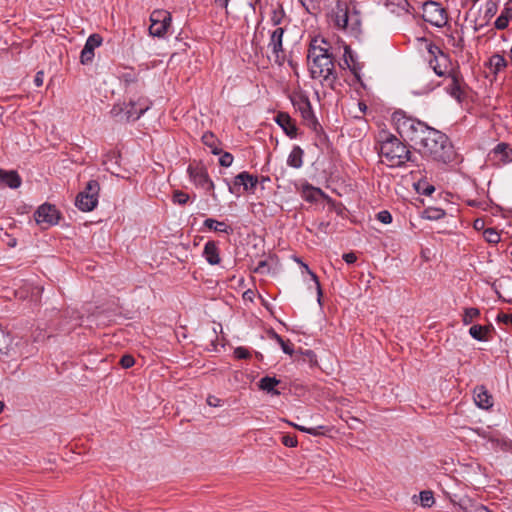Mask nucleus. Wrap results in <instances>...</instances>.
<instances>
[{"instance_id":"bf43d9fd","label":"nucleus","mask_w":512,"mask_h":512,"mask_svg":"<svg viewBox=\"0 0 512 512\" xmlns=\"http://www.w3.org/2000/svg\"><path fill=\"white\" fill-rule=\"evenodd\" d=\"M207 403L210 406L217 407L220 406V399L215 396H209L207 398Z\"/></svg>"},{"instance_id":"e433bc0d","label":"nucleus","mask_w":512,"mask_h":512,"mask_svg":"<svg viewBox=\"0 0 512 512\" xmlns=\"http://www.w3.org/2000/svg\"><path fill=\"white\" fill-rule=\"evenodd\" d=\"M189 199L190 196L181 190H175L173 192L172 201L174 204L185 205L188 203Z\"/></svg>"},{"instance_id":"a18cd8bd","label":"nucleus","mask_w":512,"mask_h":512,"mask_svg":"<svg viewBox=\"0 0 512 512\" xmlns=\"http://www.w3.org/2000/svg\"><path fill=\"white\" fill-rule=\"evenodd\" d=\"M119 363L123 368L128 369V368H131L135 364V359L132 355L125 354L121 357Z\"/></svg>"},{"instance_id":"052dcab7","label":"nucleus","mask_w":512,"mask_h":512,"mask_svg":"<svg viewBox=\"0 0 512 512\" xmlns=\"http://www.w3.org/2000/svg\"><path fill=\"white\" fill-rule=\"evenodd\" d=\"M495 11H496V4L491 2V1H489L487 3V13L492 15V14L495 13Z\"/></svg>"},{"instance_id":"4d7b16f0","label":"nucleus","mask_w":512,"mask_h":512,"mask_svg":"<svg viewBox=\"0 0 512 512\" xmlns=\"http://www.w3.org/2000/svg\"><path fill=\"white\" fill-rule=\"evenodd\" d=\"M488 64H495V65H498V64H506L505 63V60L504 58L501 56V55H498V54H495L493 55L490 60H489V63Z\"/></svg>"},{"instance_id":"cd10ccee","label":"nucleus","mask_w":512,"mask_h":512,"mask_svg":"<svg viewBox=\"0 0 512 512\" xmlns=\"http://www.w3.org/2000/svg\"><path fill=\"white\" fill-rule=\"evenodd\" d=\"M204 227L219 233H225L229 235L232 233V228L223 221H218L213 218H207L203 222Z\"/></svg>"},{"instance_id":"69168bd1","label":"nucleus","mask_w":512,"mask_h":512,"mask_svg":"<svg viewBox=\"0 0 512 512\" xmlns=\"http://www.w3.org/2000/svg\"><path fill=\"white\" fill-rule=\"evenodd\" d=\"M435 191V188L434 186H428L425 190H424V194L425 195H431L433 192Z\"/></svg>"},{"instance_id":"aec40b11","label":"nucleus","mask_w":512,"mask_h":512,"mask_svg":"<svg viewBox=\"0 0 512 512\" xmlns=\"http://www.w3.org/2000/svg\"><path fill=\"white\" fill-rule=\"evenodd\" d=\"M274 120L289 138L295 139L298 136V127L295 120L288 113L278 112Z\"/></svg>"},{"instance_id":"49530a36","label":"nucleus","mask_w":512,"mask_h":512,"mask_svg":"<svg viewBox=\"0 0 512 512\" xmlns=\"http://www.w3.org/2000/svg\"><path fill=\"white\" fill-rule=\"evenodd\" d=\"M270 271L269 264L266 260H261L258 262L257 266L254 268V272L258 274H267Z\"/></svg>"},{"instance_id":"774afa93","label":"nucleus","mask_w":512,"mask_h":512,"mask_svg":"<svg viewBox=\"0 0 512 512\" xmlns=\"http://www.w3.org/2000/svg\"><path fill=\"white\" fill-rule=\"evenodd\" d=\"M483 224H484V223H483V221H482V220L477 219V220H475V222H474V228H475V229H479L480 227H482V226H483Z\"/></svg>"},{"instance_id":"a19ab883","label":"nucleus","mask_w":512,"mask_h":512,"mask_svg":"<svg viewBox=\"0 0 512 512\" xmlns=\"http://www.w3.org/2000/svg\"><path fill=\"white\" fill-rule=\"evenodd\" d=\"M303 267L307 270V272L311 275V278L312 280L315 282L316 284V288H317V294H318V303L321 305V298H322V289H321V286H320V282H319V279H318V276L312 272L309 267L303 263Z\"/></svg>"},{"instance_id":"dca6fc26","label":"nucleus","mask_w":512,"mask_h":512,"mask_svg":"<svg viewBox=\"0 0 512 512\" xmlns=\"http://www.w3.org/2000/svg\"><path fill=\"white\" fill-rule=\"evenodd\" d=\"M225 182L228 186V191L231 194L239 195L241 186H243L244 191L254 193L259 179L257 176H254L247 171H243L234 177L232 184H230L228 180H225Z\"/></svg>"},{"instance_id":"0e129e2a","label":"nucleus","mask_w":512,"mask_h":512,"mask_svg":"<svg viewBox=\"0 0 512 512\" xmlns=\"http://www.w3.org/2000/svg\"><path fill=\"white\" fill-rule=\"evenodd\" d=\"M215 2L218 6L226 8L228 6L229 0H215Z\"/></svg>"},{"instance_id":"4be33fe9","label":"nucleus","mask_w":512,"mask_h":512,"mask_svg":"<svg viewBox=\"0 0 512 512\" xmlns=\"http://www.w3.org/2000/svg\"><path fill=\"white\" fill-rule=\"evenodd\" d=\"M203 257L210 265H218L221 262L220 250L218 243L214 240H209L204 245Z\"/></svg>"},{"instance_id":"5fc2aeb1","label":"nucleus","mask_w":512,"mask_h":512,"mask_svg":"<svg viewBox=\"0 0 512 512\" xmlns=\"http://www.w3.org/2000/svg\"><path fill=\"white\" fill-rule=\"evenodd\" d=\"M465 512H491V511L483 505H477V506H471L470 508H466Z\"/></svg>"},{"instance_id":"ddd939ff","label":"nucleus","mask_w":512,"mask_h":512,"mask_svg":"<svg viewBox=\"0 0 512 512\" xmlns=\"http://www.w3.org/2000/svg\"><path fill=\"white\" fill-rule=\"evenodd\" d=\"M34 219L43 229H47L59 223L61 213L55 205L44 203L35 211Z\"/></svg>"},{"instance_id":"680f3d73","label":"nucleus","mask_w":512,"mask_h":512,"mask_svg":"<svg viewBox=\"0 0 512 512\" xmlns=\"http://www.w3.org/2000/svg\"><path fill=\"white\" fill-rule=\"evenodd\" d=\"M467 205L471 207H483L484 203L477 200H468Z\"/></svg>"},{"instance_id":"c9c22d12","label":"nucleus","mask_w":512,"mask_h":512,"mask_svg":"<svg viewBox=\"0 0 512 512\" xmlns=\"http://www.w3.org/2000/svg\"><path fill=\"white\" fill-rule=\"evenodd\" d=\"M483 236L490 244H498L501 241L500 233L495 228H486L483 232Z\"/></svg>"},{"instance_id":"6e6552de","label":"nucleus","mask_w":512,"mask_h":512,"mask_svg":"<svg viewBox=\"0 0 512 512\" xmlns=\"http://www.w3.org/2000/svg\"><path fill=\"white\" fill-rule=\"evenodd\" d=\"M336 57V48H333L326 39L315 37L310 42L307 55L308 61L318 64L320 60L325 59L326 62L324 64H334Z\"/></svg>"},{"instance_id":"e2e57ef3","label":"nucleus","mask_w":512,"mask_h":512,"mask_svg":"<svg viewBox=\"0 0 512 512\" xmlns=\"http://www.w3.org/2000/svg\"><path fill=\"white\" fill-rule=\"evenodd\" d=\"M358 107H359V110H360L362 113H365V112L367 111V109H368V107H367L366 103H365V102H363V101H360V102L358 103Z\"/></svg>"},{"instance_id":"1a4fd4ad","label":"nucleus","mask_w":512,"mask_h":512,"mask_svg":"<svg viewBox=\"0 0 512 512\" xmlns=\"http://www.w3.org/2000/svg\"><path fill=\"white\" fill-rule=\"evenodd\" d=\"M100 184L97 180L91 179L86 183L85 188L75 198V206L83 211L90 212L98 204Z\"/></svg>"},{"instance_id":"603ef678","label":"nucleus","mask_w":512,"mask_h":512,"mask_svg":"<svg viewBox=\"0 0 512 512\" xmlns=\"http://www.w3.org/2000/svg\"><path fill=\"white\" fill-rule=\"evenodd\" d=\"M362 66H356V65H353V66H347V68L350 69V71L352 72V74L354 75V77L357 79V81L361 84L362 87H365L364 83L362 82L361 80V77H360V68Z\"/></svg>"},{"instance_id":"6e6d98bb","label":"nucleus","mask_w":512,"mask_h":512,"mask_svg":"<svg viewBox=\"0 0 512 512\" xmlns=\"http://www.w3.org/2000/svg\"><path fill=\"white\" fill-rule=\"evenodd\" d=\"M43 82H44V72L43 71H39L35 75L34 84H35L36 87H41L43 85Z\"/></svg>"},{"instance_id":"338daca9","label":"nucleus","mask_w":512,"mask_h":512,"mask_svg":"<svg viewBox=\"0 0 512 512\" xmlns=\"http://www.w3.org/2000/svg\"><path fill=\"white\" fill-rule=\"evenodd\" d=\"M294 427H295L296 429H298L299 431H301V432L308 433V431H309V428H308V427H305V426H301V425H294Z\"/></svg>"},{"instance_id":"f3484780","label":"nucleus","mask_w":512,"mask_h":512,"mask_svg":"<svg viewBox=\"0 0 512 512\" xmlns=\"http://www.w3.org/2000/svg\"><path fill=\"white\" fill-rule=\"evenodd\" d=\"M477 435L487 440L494 448H500L503 451H508L512 447V441L503 437L498 431H493L490 427L476 429Z\"/></svg>"},{"instance_id":"c756f323","label":"nucleus","mask_w":512,"mask_h":512,"mask_svg":"<svg viewBox=\"0 0 512 512\" xmlns=\"http://www.w3.org/2000/svg\"><path fill=\"white\" fill-rule=\"evenodd\" d=\"M283 34L284 29L282 27H277L271 34L270 46H272L273 53L276 54L277 58H279L278 53L282 52Z\"/></svg>"},{"instance_id":"f03ea898","label":"nucleus","mask_w":512,"mask_h":512,"mask_svg":"<svg viewBox=\"0 0 512 512\" xmlns=\"http://www.w3.org/2000/svg\"><path fill=\"white\" fill-rule=\"evenodd\" d=\"M379 155L387 166L403 167L407 162H414L413 155L407 145L390 133L380 135Z\"/></svg>"},{"instance_id":"a211bd4d","label":"nucleus","mask_w":512,"mask_h":512,"mask_svg":"<svg viewBox=\"0 0 512 512\" xmlns=\"http://www.w3.org/2000/svg\"><path fill=\"white\" fill-rule=\"evenodd\" d=\"M103 38L95 33L88 37L80 54L81 64L91 62L95 56L94 50L102 45Z\"/></svg>"},{"instance_id":"4468645a","label":"nucleus","mask_w":512,"mask_h":512,"mask_svg":"<svg viewBox=\"0 0 512 512\" xmlns=\"http://www.w3.org/2000/svg\"><path fill=\"white\" fill-rule=\"evenodd\" d=\"M312 79L319 80L323 87L335 89L338 74L335 66H307Z\"/></svg>"},{"instance_id":"c03bdc74","label":"nucleus","mask_w":512,"mask_h":512,"mask_svg":"<svg viewBox=\"0 0 512 512\" xmlns=\"http://www.w3.org/2000/svg\"><path fill=\"white\" fill-rule=\"evenodd\" d=\"M379 2H383L387 7L395 6L401 9H405L408 6L407 0H379Z\"/></svg>"},{"instance_id":"2f4dec72","label":"nucleus","mask_w":512,"mask_h":512,"mask_svg":"<svg viewBox=\"0 0 512 512\" xmlns=\"http://www.w3.org/2000/svg\"><path fill=\"white\" fill-rule=\"evenodd\" d=\"M342 48H343L342 58H343L344 64H349V63H351V64H359L358 63L359 56L350 46L343 45ZM336 50L340 51L341 50V46H338L336 48Z\"/></svg>"},{"instance_id":"8fccbe9b","label":"nucleus","mask_w":512,"mask_h":512,"mask_svg":"<svg viewBox=\"0 0 512 512\" xmlns=\"http://www.w3.org/2000/svg\"><path fill=\"white\" fill-rule=\"evenodd\" d=\"M496 320H497L498 323H503L505 325L512 326V314H507V313H504V312H500L497 315Z\"/></svg>"},{"instance_id":"393cba45","label":"nucleus","mask_w":512,"mask_h":512,"mask_svg":"<svg viewBox=\"0 0 512 512\" xmlns=\"http://www.w3.org/2000/svg\"><path fill=\"white\" fill-rule=\"evenodd\" d=\"M302 197L308 202H316L318 197L328 199V195L322 189L312 186L311 184H304L302 187Z\"/></svg>"},{"instance_id":"9d476101","label":"nucleus","mask_w":512,"mask_h":512,"mask_svg":"<svg viewBox=\"0 0 512 512\" xmlns=\"http://www.w3.org/2000/svg\"><path fill=\"white\" fill-rule=\"evenodd\" d=\"M187 173L191 182L196 187L205 189L210 192L214 200L217 199V195L214 192V182L210 178L207 168L202 163L190 164L187 168Z\"/></svg>"},{"instance_id":"20e7f679","label":"nucleus","mask_w":512,"mask_h":512,"mask_svg":"<svg viewBox=\"0 0 512 512\" xmlns=\"http://www.w3.org/2000/svg\"><path fill=\"white\" fill-rule=\"evenodd\" d=\"M433 72L443 78L436 85H445V90L458 102L466 98V84L458 68L459 66H430Z\"/></svg>"},{"instance_id":"423d86ee","label":"nucleus","mask_w":512,"mask_h":512,"mask_svg":"<svg viewBox=\"0 0 512 512\" xmlns=\"http://www.w3.org/2000/svg\"><path fill=\"white\" fill-rule=\"evenodd\" d=\"M291 100L293 106L300 112L304 123L315 132L318 140L324 143L327 140V136L313 112L309 98L304 95H298Z\"/></svg>"},{"instance_id":"bb28decb","label":"nucleus","mask_w":512,"mask_h":512,"mask_svg":"<svg viewBox=\"0 0 512 512\" xmlns=\"http://www.w3.org/2000/svg\"><path fill=\"white\" fill-rule=\"evenodd\" d=\"M303 156L304 150L298 145L294 146L288 155L287 165L295 169L301 168L303 165Z\"/></svg>"},{"instance_id":"13d9d810","label":"nucleus","mask_w":512,"mask_h":512,"mask_svg":"<svg viewBox=\"0 0 512 512\" xmlns=\"http://www.w3.org/2000/svg\"><path fill=\"white\" fill-rule=\"evenodd\" d=\"M271 21H272V23L275 26L281 24V21H282V11L281 12L274 11L273 15L271 17Z\"/></svg>"},{"instance_id":"0eeeda50","label":"nucleus","mask_w":512,"mask_h":512,"mask_svg":"<svg viewBox=\"0 0 512 512\" xmlns=\"http://www.w3.org/2000/svg\"><path fill=\"white\" fill-rule=\"evenodd\" d=\"M333 23L339 30L346 31L351 35L357 36L360 32L359 16L356 13L350 14L347 4L340 0L336 2Z\"/></svg>"},{"instance_id":"5701e85b","label":"nucleus","mask_w":512,"mask_h":512,"mask_svg":"<svg viewBox=\"0 0 512 512\" xmlns=\"http://www.w3.org/2000/svg\"><path fill=\"white\" fill-rule=\"evenodd\" d=\"M474 401L479 408L489 409L493 406V397L484 386L474 389Z\"/></svg>"},{"instance_id":"f704fd0d","label":"nucleus","mask_w":512,"mask_h":512,"mask_svg":"<svg viewBox=\"0 0 512 512\" xmlns=\"http://www.w3.org/2000/svg\"><path fill=\"white\" fill-rule=\"evenodd\" d=\"M480 316V310L475 307L465 308L462 315V322L464 325H469L474 319Z\"/></svg>"},{"instance_id":"7c9ffc66","label":"nucleus","mask_w":512,"mask_h":512,"mask_svg":"<svg viewBox=\"0 0 512 512\" xmlns=\"http://www.w3.org/2000/svg\"><path fill=\"white\" fill-rule=\"evenodd\" d=\"M202 142L205 146L211 149V153L214 155H219L222 152V149L219 148V140L212 132H205L202 136Z\"/></svg>"},{"instance_id":"58836bf2","label":"nucleus","mask_w":512,"mask_h":512,"mask_svg":"<svg viewBox=\"0 0 512 512\" xmlns=\"http://www.w3.org/2000/svg\"><path fill=\"white\" fill-rule=\"evenodd\" d=\"M426 48L429 54V58L427 59L429 64H432L433 61H437L438 54L442 56L444 55L440 48L434 44H427Z\"/></svg>"},{"instance_id":"79ce46f5","label":"nucleus","mask_w":512,"mask_h":512,"mask_svg":"<svg viewBox=\"0 0 512 512\" xmlns=\"http://www.w3.org/2000/svg\"><path fill=\"white\" fill-rule=\"evenodd\" d=\"M220 158H219V164L222 166V167H230L233 163V160H234V157L231 153L229 152H221L220 154Z\"/></svg>"},{"instance_id":"a878e982","label":"nucleus","mask_w":512,"mask_h":512,"mask_svg":"<svg viewBox=\"0 0 512 512\" xmlns=\"http://www.w3.org/2000/svg\"><path fill=\"white\" fill-rule=\"evenodd\" d=\"M493 325H473L469 329V334L472 338L478 341H487L489 339V334L493 330Z\"/></svg>"},{"instance_id":"6ab92c4d","label":"nucleus","mask_w":512,"mask_h":512,"mask_svg":"<svg viewBox=\"0 0 512 512\" xmlns=\"http://www.w3.org/2000/svg\"><path fill=\"white\" fill-rule=\"evenodd\" d=\"M493 159H496L498 166H504L512 162V146L506 142L498 143L490 152Z\"/></svg>"},{"instance_id":"b1692460","label":"nucleus","mask_w":512,"mask_h":512,"mask_svg":"<svg viewBox=\"0 0 512 512\" xmlns=\"http://www.w3.org/2000/svg\"><path fill=\"white\" fill-rule=\"evenodd\" d=\"M278 384H280V380L276 377L265 376L259 380L258 387L272 396H279L281 392L276 389Z\"/></svg>"},{"instance_id":"c85d7f7f","label":"nucleus","mask_w":512,"mask_h":512,"mask_svg":"<svg viewBox=\"0 0 512 512\" xmlns=\"http://www.w3.org/2000/svg\"><path fill=\"white\" fill-rule=\"evenodd\" d=\"M512 19V7L505 6L501 11L500 15L494 22L495 28L498 30H504L508 27L509 21Z\"/></svg>"},{"instance_id":"f8f14e48","label":"nucleus","mask_w":512,"mask_h":512,"mask_svg":"<svg viewBox=\"0 0 512 512\" xmlns=\"http://www.w3.org/2000/svg\"><path fill=\"white\" fill-rule=\"evenodd\" d=\"M149 34L153 37H164L172 22L170 12L164 9L154 10L150 15Z\"/></svg>"},{"instance_id":"ea45409f","label":"nucleus","mask_w":512,"mask_h":512,"mask_svg":"<svg viewBox=\"0 0 512 512\" xmlns=\"http://www.w3.org/2000/svg\"><path fill=\"white\" fill-rule=\"evenodd\" d=\"M426 217L430 220H439L445 216V211L439 208H429L425 211Z\"/></svg>"},{"instance_id":"37998d69","label":"nucleus","mask_w":512,"mask_h":512,"mask_svg":"<svg viewBox=\"0 0 512 512\" xmlns=\"http://www.w3.org/2000/svg\"><path fill=\"white\" fill-rule=\"evenodd\" d=\"M233 354L237 359H249L251 357L250 351L243 346L235 348Z\"/></svg>"},{"instance_id":"09e8293b","label":"nucleus","mask_w":512,"mask_h":512,"mask_svg":"<svg viewBox=\"0 0 512 512\" xmlns=\"http://www.w3.org/2000/svg\"><path fill=\"white\" fill-rule=\"evenodd\" d=\"M282 443L286 447L292 448V447H296L297 446L298 441H297V438L295 436L287 434V435H284L282 437Z\"/></svg>"},{"instance_id":"9b49d317","label":"nucleus","mask_w":512,"mask_h":512,"mask_svg":"<svg viewBox=\"0 0 512 512\" xmlns=\"http://www.w3.org/2000/svg\"><path fill=\"white\" fill-rule=\"evenodd\" d=\"M117 77L124 84L126 95H135L141 93L144 89V82L132 66H121L117 72Z\"/></svg>"},{"instance_id":"864d4df0","label":"nucleus","mask_w":512,"mask_h":512,"mask_svg":"<svg viewBox=\"0 0 512 512\" xmlns=\"http://www.w3.org/2000/svg\"><path fill=\"white\" fill-rule=\"evenodd\" d=\"M342 258L347 264H353L357 260V256L353 252L343 254Z\"/></svg>"},{"instance_id":"2eb2a0df","label":"nucleus","mask_w":512,"mask_h":512,"mask_svg":"<svg viewBox=\"0 0 512 512\" xmlns=\"http://www.w3.org/2000/svg\"><path fill=\"white\" fill-rule=\"evenodd\" d=\"M423 18L436 27H443L448 21L446 10L434 1H427L423 4Z\"/></svg>"},{"instance_id":"f257e3e1","label":"nucleus","mask_w":512,"mask_h":512,"mask_svg":"<svg viewBox=\"0 0 512 512\" xmlns=\"http://www.w3.org/2000/svg\"><path fill=\"white\" fill-rule=\"evenodd\" d=\"M422 158L438 163L448 164L454 162L457 153L449 137L435 129L417 151Z\"/></svg>"},{"instance_id":"72a5a7b5","label":"nucleus","mask_w":512,"mask_h":512,"mask_svg":"<svg viewBox=\"0 0 512 512\" xmlns=\"http://www.w3.org/2000/svg\"><path fill=\"white\" fill-rule=\"evenodd\" d=\"M435 130V128L429 126L427 123H425L424 127L422 128V132L418 134L417 140L414 142V144L411 146L413 149L417 152L418 148L424 144L426 139L431 135V133Z\"/></svg>"},{"instance_id":"7ed1b4c3","label":"nucleus","mask_w":512,"mask_h":512,"mask_svg":"<svg viewBox=\"0 0 512 512\" xmlns=\"http://www.w3.org/2000/svg\"><path fill=\"white\" fill-rule=\"evenodd\" d=\"M135 95H127L129 101L116 103L110 110V115L118 122H130L138 120L148 109L152 102L145 96L136 97Z\"/></svg>"},{"instance_id":"de8ad7c7","label":"nucleus","mask_w":512,"mask_h":512,"mask_svg":"<svg viewBox=\"0 0 512 512\" xmlns=\"http://www.w3.org/2000/svg\"><path fill=\"white\" fill-rule=\"evenodd\" d=\"M377 220L383 224H390L392 222V215L389 211L383 210L377 214Z\"/></svg>"},{"instance_id":"4c0bfd02","label":"nucleus","mask_w":512,"mask_h":512,"mask_svg":"<svg viewBox=\"0 0 512 512\" xmlns=\"http://www.w3.org/2000/svg\"><path fill=\"white\" fill-rule=\"evenodd\" d=\"M420 501L423 507H431L434 503V496L432 491L424 490L420 492Z\"/></svg>"},{"instance_id":"39448f33","label":"nucleus","mask_w":512,"mask_h":512,"mask_svg":"<svg viewBox=\"0 0 512 512\" xmlns=\"http://www.w3.org/2000/svg\"><path fill=\"white\" fill-rule=\"evenodd\" d=\"M391 120L401 139L404 142L411 143V146L419 138L418 134L422 132V128L425 125V122L408 115L401 109L392 113Z\"/></svg>"},{"instance_id":"473e14b6","label":"nucleus","mask_w":512,"mask_h":512,"mask_svg":"<svg viewBox=\"0 0 512 512\" xmlns=\"http://www.w3.org/2000/svg\"><path fill=\"white\" fill-rule=\"evenodd\" d=\"M270 337L275 340L282 348V351L285 354L292 355L294 353V346L290 342V340H284L279 334H277L274 330L271 331Z\"/></svg>"},{"instance_id":"412c9836","label":"nucleus","mask_w":512,"mask_h":512,"mask_svg":"<svg viewBox=\"0 0 512 512\" xmlns=\"http://www.w3.org/2000/svg\"><path fill=\"white\" fill-rule=\"evenodd\" d=\"M22 179L17 171L10 170L6 171L0 169V186L9 187L11 189H17L21 186Z\"/></svg>"},{"instance_id":"3c124183","label":"nucleus","mask_w":512,"mask_h":512,"mask_svg":"<svg viewBox=\"0 0 512 512\" xmlns=\"http://www.w3.org/2000/svg\"><path fill=\"white\" fill-rule=\"evenodd\" d=\"M328 431L326 426L309 427L308 434L313 436L324 435Z\"/></svg>"}]
</instances>
